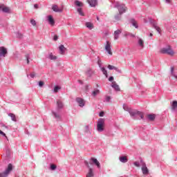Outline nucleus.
Returning a JSON list of instances; mask_svg holds the SVG:
<instances>
[{
	"label": "nucleus",
	"mask_w": 177,
	"mask_h": 177,
	"mask_svg": "<svg viewBox=\"0 0 177 177\" xmlns=\"http://www.w3.org/2000/svg\"><path fill=\"white\" fill-rule=\"evenodd\" d=\"M109 70H115L118 73H121V70H120L118 68L113 66V65H108Z\"/></svg>",
	"instance_id": "412c9836"
},
{
	"label": "nucleus",
	"mask_w": 177,
	"mask_h": 177,
	"mask_svg": "<svg viewBox=\"0 0 177 177\" xmlns=\"http://www.w3.org/2000/svg\"><path fill=\"white\" fill-rule=\"evenodd\" d=\"M60 89H62V87L59 86H56L54 88V92L55 93H57V92H59V91H60Z\"/></svg>",
	"instance_id": "72a5a7b5"
},
{
	"label": "nucleus",
	"mask_w": 177,
	"mask_h": 177,
	"mask_svg": "<svg viewBox=\"0 0 177 177\" xmlns=\"http://www.w3.org/2000/svg\"><path fill=\"white\" fill-rule=\"evenodd\" d=\"M119 160L120 161V162H128V156H120Z\"/></svg>",
	"instance_id": "a211bd4d"
},
{
	"label": "nucleus",
	"mask_w": 177,
	"mask_h": 177,
	"mask_svg": "<svg viewBox=\"0 0 177 177\" xmlns=\"http://www.w3.org/2000/svg\"><path fill=\"white\" fill-rule=\"evenodd\" d=\"M79 82H80V84H82V82L81 80H79Z\"/></svg>",
	"instance_id": "bf43d9fd"
},
{
	"label": "nucleus",
	"mask_w": 177,
	"mask_h": 177,
	"mask_svg": "<svg viewBox=\"0 0 177 177\" xmlns=\"http://www.w3.org/2000/svg\"><path fill=\"white\" fill-rule=\"evenodd\" d=\"M101 71H102L103 74H104L106 78H108L109 74L107 73V70L104 67H101L100 68Z\"/></svg>",
	"instance_id": "cd10ccee"
},
{
	"label": "nucleus",
	"mask_w": 177,
	"mask_h": 177,
	"mask_svg": "<svg viewBox=\"0 0 177 177\" xmlns=\"http://www.w3.org/2000/svg\"><path fill=\"white\" fill-rule=\"evenodd\" d=\"M2 10L4 13H10V8L5 6L3 4L0 5V10Z\"/></svg>",
	"instance_id": "f8f14e48"
},
{
	"label": "nucleus",
	"mask_w": 177,
	"mask_h": 177,
	"mask_svg": "<svg viewBox=\"0 0 177 177\" xmlns=\"http://www.w3.org/2000/svg\"><path fill=\"white\" fill-rule=\"evenodd\" d=\"M121 15H122V14H120L119 12V14H118L117 15L115 16V21H118V20L121 19Z\"/></svg>",
	"instance_id": "2f4dec72"
},
{
	"label": "nucleus",
	"mask_w": 177,
	"mask_h": 177,
	"mask_svg": "<svg viewBox=\"0 0 177 177\" xmlns=\"http://www.w3.org/2000/svg\"><path fill=\"white\" fill-rule=\"evenodd\" d=\"M97 64H98L100 68H102V60H100V59H98Z\"/></svg>",
	"instance_id": "37998d69"
},
{
	"label": "nucleus",
	"mask_w": 177,
	"mask_h": 177,
	"mask_svg": "<svg viewBox=\"0 0 177 177\" xmlns=\"http://www.w3.org/2000/svg\"><path fill=\"white\" fill-rule=\"evenodd\" d=\"M99 93H100V91H99V90H95L93 92V93H92V95H93V96H96L97 95H99Z\"/></svg>",
	"instance_id": "f704fd0d"
},
{
	"label": "nucleus",
	"mask_w": 177,
	"mask_h": 177,
	"mask_svg": "<svg viewBox=\"0 0 177 177\" xmlns=\"http://www.w3.org/2000/svg\"><path fill=\"white\" fill-rule=\"evenodd\" d=\"M138 115L140 117L141 120H143V118H145V115L143 114L142 112H140V111H138Z\"/></svg>",
	"instance_id": "e433bc0d"
},
{
	"label": "nucleus",
	"mask_w": 177,
	"mask_h": 177,
	"mask_svg": "<svg viewBox=\"0 0 177 177\" xmlns=\"http://www.w3.org/2000/svg\"><path fill=\"white\" fill-rule=\"evenodd\" d=\"M88 164H90V165H95L97 166V168H100V162H99L97 159L95 158H91Z\"/></svg>",
	"instance_id": "6e6552de"
},
{
	"label": "nucleus",
	"mask_w": 177,
	"mask_h": 177,
	"mask_svg": "<svg viewBox=\"0 0 177 177\" xmlns=\"http://www.w3.org/2000/svg\"><path fill=\"white\" fill-rule=\"evenodd\" d=\"M44 82H42V81H40V82H39V86H44Z\"/></svg>",
	"instance_id": "49530a36"
},
{
	"label": "nucleus",
	"mask_w": 177,
	"mask_h": 177,
	"mask_svg": "<svg viewBox=\"0 0 177 177\" xmlns=\"http://www.w3.org/2000/svg\"><path fill=\"white\" fill-rule=\"evenodd\" d=\"M8 115L9 117H11L12 121L15 122H17V119H16V115L14 113H9Z\"/></svg>",
	"instance_id": "c85d7f7f"
},
{
	"label": "nucleus",
	"mask_w": 177,
	"mask_h": 177,
	"mask_svg": "<svg viewBox=\"0 0 177 177\" xmlns=\"http://www.w3.org/2000/svg\"><path fill=\"white\" fill-rule=\"evenodd\" d=\"M93 74V71L91 68H88L86 71V75L88 77H91V75Z\"/></svg>",
	"instance_id": "7c9ffc66"
},
{
	"label": "nucleus",
	"mask_w": 177,
	"mask_h": 177,
	"mask_svg": "<svg viewBox=\"0 0 177 177\" xmlns=\"http://www.w3.org/2000/svg\"><path fill=\"white\" fill-rule=\"evenodd\" d=\"M174 70H175V68L174 67L171 68V75L173 77H174V78H176V80H177V75H175V73L174 72Z\"/></svg>",
	"instance_id": "473e14b6"
},
{
	"label": "nucleus",
	"mask_w": 177,
	"mask_h": 177,
	"mask_svg": "<svg viewBox=\"0 0 177 177\" xmlns=\"http://www.w3.org/2000/svg\"><path fill=\"white\" fill-rule=\"evenodd\" d=\"M48 59H50V60H56L57 57L54 55L53 53H50L48 55Z\"/></svg>",
	"instance_id": "a878e982"
},
{
	"label": "nucleus",
	"mask_w": 177,
	"mask_h": 177,
	"mask_svg": "<svg viewBox=\"0 0 177 177\" xmlns=\"http://www.w3.org/2000/svg\"><path fill=\"white\" fill-rule=\"evenodd\" d=\"M160 53L169 55V56H174L175 55V52H174V50L171 48V46H169V48H163L160 50Z\"/></svg>",
	"instance_id": "20e7f679"
},
{
	"label": "nucleus",
	"mask_w": 177,
	"mask_h": 177,
	"mask_svg": "<svg viewBox=\"0 0 177 177\" xmlns=\"http://www.w3.org/2000/svg\"><path fill=\"white\" fill-rule=\"evenodd\" d=\"M30 24H31L32 26H37V21H35V20H34V19H31V20H30Z\"/></svg>",
	"instance_id": "79ce46f5"
},
{
	"label": "nucleus",
	"mask_w": 177,
	"mask_h": 177,
	"mask_svg": "<svg viewBox=\"0 0 177 177\" xmlns=\"http://www.w3.org/2000/svg\"><path fill=\"white\" fill-rule=\"evenodd\" d=\"M97 131L98 132H103L104 131V119L100 118L97 123Z\"/></svg>",
	"instance_id": "7ed1b4c3"
},
{
	"label": "nucleus",
	"mask_w": 177,
	"mask_h": 177,
	"mask_svg": "<svg viewBox=\"0 0 177 177\" xmlns=\"http://www.w3.org/2000/svg\"><path fill=\"white\" fill-rule=\"evenodd\" d=\"M13 169L12 164H9L8 168L3 173H0V177H8V175L10 174V171Z\"/></svg>",
	"instance_id": "39448f33"
},
{
	"label": "nucleus",
	"mask_w": 177,
	"mask_h": 177,
	"mask_svg": "<svg viewBox=\"0 0 177 177\" xmlns=\"http://www.w3.org/2000/svg\"><path fill=\"white\" fill-rule=\"evenodd\" d=\"M17 37H18V38H23V35L21 34V33H20V32H18L17 33Z\"/></svg>",
	"instance_id": "c03bdc74"
},
{
	"label": "nucleus",
	"mask_w": 177,
	"mask_h": 177,
	"mask_svg": "<svg viewBox=\"0 0 177 177\" xmlns=\"http://www.w3.org/2000/svg\"><path fill=\"white\" fill-rule=\"evenodd\" d=\"M53 114L55 118H60V115L56 113L55 112H53Z\"/></svg>",
	"instance_id": "ea45409f"
},
{
	"label": "nucleus",
	"mask_w": 177,
	"mask_h": 177,
	"mask_svg": "<svg viewBox=\"0 0 177 177\" xmlns=\"http://www.w3.org/2000/svg\"><path fill=\"white\" fill-rule=\"evenodd\" d=\"M84 165L87 167L88 169V171L86 174V177H94L95 174H93V169L91 168V166H89V163H88V161H84Z\"/></svg>",
	"instance_id": "423d86ee"
},
{
	"label": "nucleus",
	"mask_w": 177,
	"mask_h": 177,
	"mask_svg": "<svg viewBox=\"0 0 177 177\" xmlns=\"http://www.w3.org/2000/svg\"><path fill=\"white\" fill-rule=\"evenodd\" d=\"M67 48H66V47H64V45L61 44L59 46V54L60 55H64L66 53V50Z\"/></svg>",
	"instance_id": "dca6fc26"
},
{
	"label": "nucleus",
	"mask_w": 177,
	"mask_h": 177,
	"mask_svg": "<svg viewBox=\"0 0 177 177\" xmlns=\"http://www.w3.org/2000/svg\"><path fill=\"white\" fill-rule=\"evenodd\" d=\"M123 109H124V110H125L126 111H129V110H131V109L129 108L128 106H127V105H125V104L123 105Z\"/></svg>",
	"instance_id": "4c0bfd02"
},
{
	"label": "nucleus",
	"mask_w": 177,
	"mask_h": 177,
	"mask_svg": "<svg viewBox=\"0 0 177 177\" xmlns=\"http://www.w3.org/2000/svg\"><path fill=\"white\" fill-rule=\"evenodd\" d=\"M149 37H153V33H150Z\"/></svg>",
	"instance_id": "13d9d810"
},
{
	"label": "nucleus",
	"mask_w": 177,
	"mask_h": 177,
	"mask_svg": "<svg viewBox=\"0 0 177 177\" xmlns=\"http://www.w3.org/2000/svg\"><path fill=\"white\" fill-rule=\"evenodd\" d=\"M104 115V112L102 111L100 113V117H103Z\"/></svg>",
	"instance_id": "864d4df0"
},
{
	"label": "nucleus",
	"mask_w": 177,
	"mask_h": 177,
	"mask_svg": "<svg viewBox=\"0 0 177 177\" xmlns=\"http://www.w3.org/2000/svg\"><path fill=\"white\" fill-rule=\"evenodd\" d=\"M97 20H99V17H97Z\"/></svg>",
	"instance_id": "052dcab7"
},
{
	"label": "nucleus",
	"mask_w": 177,
	"mask_h": 177,
	"mask_svg": "<svg viewBox=\"0 0 177 177\" xmlns=\"http://www.w3.org/2000/svg\"><path fill=\"white\" fill-rule=\"evenodd\" d=\"M56 168H57L56 165L53 164L50 165V169H52V171H55V169H56Z\"/></svg>",
	"instance_id": "a19ab883"
},
{
	"label": "nucleus",
	"mask_w": 177,
	"mask_h": 177,
	"mask_svg": "<svg viewBox=\"0 0 177 177\" xmlns=\"http://www.w3.org/2000/svg\"><path fill=\"white\" fill-rule=\"evenodd\" d=\"M111 99V98L109 96H108V97H106V102H110Z\"/></svg>",
	"instance_id": "5fc2aeb1"
},
{
	"label": "nucleus",
	"mask_w": 177,
	"mask_h": 177,
	"mask_svg": "<svg viewBox=\"0 0 177 177\" xmlns=\"http://www.w3.org/2000/svg\"><path fill=\"white\" fill-rule=\"evenodd\" d=\"M122 32V30H117L114 32V39H118L120 34Z\"/></svg>",
	"instance_id": "6ab92c4d"
},
{
	"label": "nucleus",
	"mask_w": 177,
	"mask_h": 177,
	"mask_svg": "<svg viewBox=\"0 0 177 177\" xmlns=\"http://www.w3.org/2000/svg\"><path fill=\"white\" fill-rule=\"evenodd\" d=\"M142 171L144 175H147V174H149V169H147V167H146V164H144L142 166Z\"/></svg>",
	"instance_id": "aec40b11"
},
{
	"label": "nucleus",
	"mask_w": 177,
	"mask_h": 177,
	"mask_svg": "<svg viewBox=\"0 0 177 177\" xmlns=\"http://www.w3.org/2000/svg\"><path fill=\"white\" fill-rule=\"evenodd\" d=\"M34 8L35 9H38V4H35Z\"/></svg>",
	"instance_id": "6e6d98bb"
},
{
	"label": "nucleus",
	"mask_w": 177,
	"mask_h": 177,
	"mask_svg": "<svg viewBox=\"0 0 177 177\" xmlns=\"http://www.w3.org/2000/svg\"><path fill=\"white\" fill-rule=\"evenodd\" d=\"M130 23L135 27L136 28H138L139 26L138 25V21L135 20L134 19H130Z\"/></svg>",
	"instance_id": "4be33fe9"
},
{
	"label": "nucleus",
	"mask_w": 177,
	"mask_h": 177,
	"mask_svg": "<svg viewBox=\"0 0 177 177\" xmlns=\"http://www.w3.org/2000/svg\"><path fill=\"white\" fill-rule=\"evenodd\" d=\"M138 45L142 49L145 48V41H143V39L140 38L138 39Z\"/></svg>",
	"instance_id": "5701e85b"
},
{
	"label": "nucleus",
	"mask_w": 177,
	"mask_h": 177,
	"mask_svg": "<svg viewBox=\"0 0 177 177\" xmlns=\"http://www.w3.org/2000/svg\"><path fill=\"white\" fill-rule=\"evenodd\" d=\"M85 26L88 28V30H92L94 27L93 24L91 22H86Z\"/></svg>",
	"instance_id": "b1692460"
},
{
	"label": "nucleus",
	"mask_w": 177,
	"mask_h": 177,
	"mask_svg": "<svg viewBox=\"0 0 177 177\" xmlns=\"http://www.w3.org/2000/svg\"><path fill=\"white\" fill-rule=\"evenodd\" d=\"M26 60H27V64H30V55L27 54L26 55Z\"/></svg>",
	"instance_id": "58836bf2"
},
{
	"label": "nucleus",
	"mask_w": 177,
	"mask_h": 177,
	"mask_svg": "<svg viewBox=\"0 0 177 177\" xmlns=\"http://www.w3.org/2000/svg\"><path fill=\"white\" fill-rule=\"evenodd\" d=\"M57 107H58V109H63V107H64V104H63V102H62V100H58L57 101Z\"/></svg>",
	"instance_id": "bb28decb"
},
{
	"label": "nucleus",
	"mask_w": 177,
	"mask_h": 177,
	"mask_svg": "<svg viewBox=\"0 0 177 177\" xmlns=\"http://www.w3.org/2000/svg\"><path fill=\"white\" fill-rule=\"evenodd\" d=\"M166 2H167V3H171V0H166Z\"/></svg>",
	"instance_id": "4d7b16f0"
},
{
	"label": "nucleus",
	"mask_w": 177,
	"mask_h": 177,
	"mask_svg": "<svg viewBox=\"0 0 177 177\" xmlns=\"http://www.w3.org/2000/svg\"><path fill=\"white\" fill-rule=\"evenodd\" d=\"M111 2L114 6V8H116L118 10L120 15L127 12V6H125V4L121 3L119 1H115V0H111Z\"/></svg>",
	"instance_id": "f257e3e1"
},
{
	"label": "nucleus",
	"mask_w": 177,
	"mask_h": 177,
	"mask_svg": "<svg viewBox=\"0 0 177 177\" xmlns=\"http://www.w3.org/2000/svg\"><path fill=\"white\" fill-rule=\"evenodd\" d=\"M75 6H77L78 8L77 12H78L79 15H80V16H85V14L84 13V11H82V8L84 6V3H82L78 0H76L75 1Z\"/></svg>",
	"instance_id": "f03ea898"
},
{
	"label": "nucleus",
	"mask_w": 177,
	"mask_h": 177,
	"mask_svg": "<svg viewBox=\"0 0 177 177\" xmlns=\"http://www.w3.org/2000/svg\"><path fill=\"white\" fill-rule=\"evenodd\" d=\"M147 118L149 120V121H154V120H156V115L149 114L147 115Z\"/></svg>",
	"instance_id": "393cba45"
},
{
	"label": "nucleus",
	"mask_w": 177,
	"mask_h": 177,
	"mask_svg": "<svg viewBox=\"0 0 177 177\" xmlns=\"http://www.w3.org/2000/svg\"><path fill=\"white\" fill-rule=\"evenodd\" d=\"M177 108V101H173L171 104V110H176Z\"/></svg>",
	"instance_id": "c756f323"
},
{
	"label": "nucleus",
	"mask_w": 177,
	"mask_h": 177,
	"mask_svg": "<svg viewBox=\"0 0 177 177\" xmlns=\"http://www.w3.org/2000/svg\"><path fill=\"white\" fill-rule=\"evenodd\" d=\"M30 77H31V78H34V77H35V73L33 72V73H30Z\"/></svg>",
	"instance_id": "8fccbe9b"
},
{
	"label": "nucleus",
	"mask_w": 177,
	"mask_h": 177,
	"mask_svg": "<svg viewBox=\"0 0 177 177\" xmlns=\"http://www.w3.org/2000/svg\"><path fill=\"white\" fill-rule=\"evenodd\" d=\"M134 165H135L136 167H140L139 162H134Z\"/></svg>",
	"instance_id": "3c124183"
},
{
	"label": "nucleus",
	"mask_w": 177,
	"mask_h": 177,
	"mask_svg": "<svg viewBox=\"0 0 177 177\" xmlns=\"http://www.w3.org/2000/svg\"><path fill=\"white\" fill-rule=\"evenodd\" d=\"M153 27L156 30V31H158V32H161V28H160V27L157 26V25H155V24H153Z\"/></svg>",
	"instance_id": "c9c22d12"
},
{
	"label": "nucleus",
	"mask_w": 177,
	"mask_h": 177,
	"mask_svg": "<svg viewBox=\"0 0 177 177\" xmlns=\"http://www.w3.org/2000/svg\"><path fill=\"white\" fill-rule=\"evenodd\" d=\"M128 35H129V37H131L132 38H135V35L132 33H129Z\"/></svg>",
	"instance_id": "603ef678"
},
{
	"label": "nucleus",
	"mask_w": 177,
	"mask_h": 177,
	"mask_svg": "<svg viewBox=\"0 0 177 177\" xmlns=\"http://www.w3.org/2000/svg\"><path fill=\"white\" fill-rule=\"evenodd\" d=\"M7 54L8 50L3 46L0 47V56L5 57Z\"/></svg>",
	"instance_id": "ddd939ff"
},
{
	"label": "nucleus",
	"mask_w": 177,
	"mask_h": 177,
	"mask_svg": "<svg viewBox=\"0 0 177 177\" xmlns=\"http://www.w3.org/2000/svg\"><path fill=\"white\" fill-rule=\"evenodd\" d=\"M53 39H54L55 41H57V39H59V37H58L57 35H54Z\"/></svg>",
	"instance_id": "de8ad7c7"
},
{
	"label": "nucleus",
	"mask_w": 177,
	"mask_h": 177,
	"mask_svg": "<svg viewBox=\"0 0 177 177\" xmlns=\"http://www.w3.org/2000/svg\"><path fill=\"white\" fill-rule=\"evenodd\" d=\"M111 86L115 91H116V92H120V91H121L120 86H118L115 82H112Z\"/></svg>",
	"instance_id": "4468645a"
},
{
	"label": "nucleus",
	"mask_w": 177,
	"mask_h": 177,
	"mask_svg": "<svg viewBox=\"0 0 177 177\" xmlns=\"http://www.w3.org/2000/svg\"><path fill=\"white\" fill-rule=\"evenodd\" d=\"M48 18V21L50 25L52 26V27H53V26H55V19H53V17L52 15H48L47 17Z\"/></svg>",
	"instance_id": "2eb2a0df"
},
{
	"label": "nucleus",
	"mask_w": 177,
	"mask_h": 177,
	"mask_svg": "<svg viewBox=\"0 0 177 177\" xmlns=\"http://www.w3.org/2000/svg\"><path fill=\"white\" fill-rule=\"evenodd\" d=\"M109 81H110V82H113V81H114V77L113 76H111L109 78Z\"/></svg>",
	"instance_id": "a18cd8bd"
},
{
	"label": "nucleus",
	"mask_w": 177,
	"mask_h": 177,
	"mask_svg": "<svg viewBox=\"0 0 177 177\" xmlns=\"http://www.w3.org/2000/svg\"><path fill=\"white\" fill-rule=\"evenodd\" d=\"M0 135H3V136H5L6 138H8V137H6V134H5V133H3V131H2L1 130H0Z\"/></svg>",
	"instance_id": "09e8293b"
},
{
	"label": "nucleus",
	"mask_w": 177,
	"mask_h": 177,
	"mask_svg": "<svg viewBox=\"0 0 177 177\" xmlns=\"http://www.w3.org/2000/svg\"><path fill=\"white\" fill-rule=\"evenodd\" d=\"M87 2L92 8H95V6H97V0H87Z\"/></svg>",
	"instance_id": "f3484780"
},
{
	"label": "nucleus",
	"mask_w": 177,
	"mask_h": 177,
	"mask_svg": "<svg viewBox=\"0 0 177 177\" xmlns=\"http://www.w3.org/2000/svg\"><path fill=\"white\" fill-rule=\"evenodd\" d=\"M129 113L131 117H132L134 120H136V117H138V114L139 111H138L136 109H131V110H129Z\"/></svg>",
	"instance_id": "9d476101"
},
{
	"label": "nucleus",
	"mask_w": 177,
	"mask_h": 177,
	"mask_svg": "<svg viewBox=\"0 0 177 177\" xmlns=\"http://www.w3.org/2000/svg\"><path fill=\"white\" fill-rule=\"evenodd\" d=\"M52 9L53 10L54 12H56L57 13H62L63 12L64 7L62 6L60 8L56 4L53 5Z\"/></svg>",
	"instance_id": "1a4fd4ad"
},
{
	"label": "nucleus",
	"mask_w": 177,
	"mask_h": 177,
	"mask_svg": "<svg viewBox=\"0 0 177 177\" xmlns=\"http://www.w3.org/2000/svg\"><path fill=\"white\" fill-rule=\"evenodd\" d=\"M105 50L109 53V55H113V52L111 51V42L106 41L105 44Z\"/></svg>",
	"instance_id": "0eeeda50"
},
{
	"label": "nucleus",
	"mask_w": 177,
	"mask_h": 177,
	"mask_svg": "<svg viewBox=\"0 0 177 177\" xmlns=\"http://www.w3.org/2000/svg\"><path fill=\"white\" fill-rule=\"evenodd\" d=\"M76 102L79 104L80 107H84L85 106V100L82 97H76Z\"/></svg>",
	"instance_id": "9b49d317"
}]
</instances>
